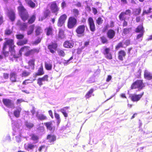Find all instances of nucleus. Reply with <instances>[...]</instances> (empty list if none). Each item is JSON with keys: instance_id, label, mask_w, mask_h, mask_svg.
I'll return each instance as SVG.
<instances>
[{"instance_id": "obj_64", "label": "nucleus", "mask_w": 152, "mask_h": 152, "mask_svg": "<svg viewBox=\"0 0 152 152\" xmlns=\"http://www.w3.org/2000/svg\"><path fill=\"white\" fill-rule=\"evenodd\" d=\"M37 130L40 132H43L45 130V128L43 126H40L37 128Z\"/></svg>"}, {"instance_id": "obj_59", "label": "nucleus", "mask_w": 152, "mask_h": 152, "mask_svg": "<svg viewBox=\"0 0 152 152\" xmlns=\"http://www.w3.org/2000/svg\"><path fill=\"white\" fill-rule=\"evenodd\" d=\"M110 49L109 48H106L104 50V51L103 52V54L105 56L107 54H108L110 52Z\"/></svg>"}, {"instance_id": "obj_21", "label": "nucleus", "mask_w": 152, "mask_h": 152, "mask_svg": "<svg viewBox=\"0 0 152 152\" xmlns=\"http://www.w3.org/2000/svg\"><path fill=\"white\" fill-rule=\"evenodd\" d=\"M10 80L12 83H15L17 82V74L15 72H10Z\"/></svg>"}, {"instance_id": "obj_32", "label": "nucleus", "mask_w": 152, "mask_h": 152, "mask_svg": "<svg viewBox=\"0 0 152 152\" xmlns=\"http://www.w3.org/2000/svg\"><path fill=\"white\" fill-rule=\"evenodd\" d=\"M34 27L35 24H34L29 26L28 29L27 31V34L28 35H30L33 33Z\"/></svg>"}, {"instance_id": "obj_47", "label": "nucleus", "mask_w": 152, "mask_h": 152, "mask_svg": "<svg viewBox=\"0 0 152 152\" xmlns=\"http://www.w3.org/2000/svg\"><path fill=\"white\" fill-rule=\"evenodd\" d=\"M25 125L27 128L29 129L32 128L34 126L33 124L27 121L25 122Z\"/></svg>"}, {"instance_id": "obj_55", "label": "nucleus", "mask_w": 152, "mask_h": 152, "mask_svg": "<svg viewBox=\"0 0 152 152\" xmlns=\"http://www.w3.org/2000/svg\"><path fill=\"white\" fill-rule=\"evenodd\" d=\"M141 70L139 69L138 70L135 75V77L137 78H140L141 77Z\"/></svg>"}, {"instance_id": "obj_12", "label": "nucleus", "mask_w": 152, "mask_h": 152, "mask_svg": "<svg viewBox=\"0 0 152 152\" xmlns=\"http://www.w3.org/2000/svg\"><path fill=\"white\" fill-rule=\"evenodd\" d=\"M53 121L46 122L44 123V124L46 126L47 130L51 132H54L55 129V126L53 124Z\"/></svg>"}, {"instance_id": "obj_18", "label": "nucleus", "mask_w": 152, "mask_h": 152, "mask_svg": "<svg viewBox=\"0 0 152 152\" xmlns=\"http://www.w3.org/2000/svg\"><path fill=\"white\" fill-rule=\"evenodd\" d=\"M36 116L37 120L39 121H44L47 119V117L46 116L43 114H39L38 112L36 113Z\"/></svg>"}, {"instance_id": "obj_40", "label": "nucleus", "mask_w": 152, "mask_h": 152, "mask_svg": "<svg viewBox=\"0 0 152 152\" xmlns=\"http://www.w3.org/2000/svg\"><path fill=\"white\" fill-rule=\"evenodd\" d=\"M52 65L51 64L45 62V67L48 70H51L52 69Z\"/></svg>"}, {"instance_id": "obj_26", "label": "nucleus", "mask_w": 152, "mask_h": 152, "mask_svg": "<svg viewBox=\"0 0 152 152\" xmlns=\"http://www.w3.org/2000/svg\"><path fill=\"white\" fill-rule=\"evenodd\" d=\"M44 71L43 66L42 65L38 69L37 72L35 74V77L37 76H41L44 75Z\"/></svg>"}, {"instance_id": "obj_34", "label": "nucleus", "mask_w": 152, "mask_h": 152, "mask_svg": "<svg viewBox=\"0 0 152 152\" xmlns=\"http://www.w3.org/2000/svg\"><path fill=\"white\" fill-rule=\"evenodd\" d=\"M135 32L137 33L140 32L144 33V28L142 25H138L135 30Z\"/></svg>"}, {"instance_id": "obj_53", "label": "nucleus", "mask_w": 152, "mask_h": 152, "mask_svg": "<svg viewBox=\"0 0 152 152\" xmlns=\"http://www.w3.org/2000/svg\"><path fill=\"white\" fill-rule=\"evenodd\" d=\"M152 9L151 7H150L148 11L145 10H143L142 14V15H144L145 14H148L151 12V10Z\"/></svg>"}, {"instance_id": "obj_15", "label": "nucleus", "mask_w": 152, "mask_h": 152, "mask_svg": "<svg viewBox=\"0 0 152 152\" xmlns=\"http://www.w3.org/2000/svg\"><path fill=\"white\" fill-rule=\"evenodd\" d=\"M46 139L48 140V142L51 144H54V142L56 140V136L54 134H49L47 135Z\"/></svg>"}, {"instance_id": "obj_63", "label": "nucleus", "mask_w": 152, "mask_h": 152, "mask_svg": "<svg viewBox=\"0 0 152 152\" xmlns=\"http://www.w3.org/2000/svg\"><path fill=\"white\" fill-rule=\"evenodd\" d=\"M84 48V47H83L80 48H78L77 50V53L78 54H80L82 51L83 49Z\"/></svg>"}, {"instance_id": "obj_25", "label": "nucleus", "mask_w": 152, "mask_h": 152, "mask_svg": "<svg viewBox=\"0 0 152 152\" xmlns=\"http://www.w3.org/2000/svg\"><path fill=\"white\" fill-rule=\"evenodd\" d=\"M17 25L19 26L20 30L22 31H24L27 29V24L26 23H21L20 21L18 23Z\"/></svg>"}, {"instance_id": "obj_37", "label": "nucleus", "mask_w": 152, "mask_h": 152, "mask_svg": "<svg viewBox=\"0 0 152 152\" xmlns=\"http://www.w3.org/2000/svg\"><path fill=\"white\" fill-rule=\"evenodd\" d=\"M51 12L50 10L48 8L45 9L43 12V16L45 18H47L50 16V15Z\"/></svg>"}, {"instance_id": "obj_11", "label": "nucleus", "mask_w": 152, "mask_h": 152, "mask_svg": "<svg viewBox=\"0 0 152 152\" xmlns=\"http://www.w3.org/2000/svg\"><path fill=\"white\" fill-rule=\"evenodd\" d=\"M67 16L66 14L61 15L59 18L57 22V26L58 27L63 26L66 19Z\"/></svg>"}, {"instance_id": "obj_56", "label": "nucleus", "mask_w": 152, "mask_h": 152, "mask_svg": "<svg viewBox=\"0 0 152 152\" xmlns=\"http://www.w3.org/2000/svg\"><path fill=\"white\" fill-rule=\"evenodd\" d=\"M42 40V38H40L39 37H38V38L36 39L35 41H34L33 43V45H37Z\"/></svg>"}, {"instance_id": "obj_51", "label": "nucleus", "mask_w": 152, "mask_h": 152, "mask_svg": "<svg viewBox=\"0 0 152 152\" xmlns=\"http://www.w3.org/2000/svg\"><path fill=\"white\" fill-rule=\"evenodd\" d=\"M54 116L55 118L57 120V123L59 124L61 122V120L60 119V117L59 115L56 112L54 113Z\"/></svg>"}, {"instance_id": "obj_48", "label": "nucleus", "mask_w": 152, "mask_h": 152, "mask_svg": "<svg viewBox=\"0 0 152 152\" xmlns=\"http://www.w3.org/2000/svg\"><path fill=\"white\" fill-rule=\"evenodd\" d=\"M64 31L62 29H59L58 37L59 38L61 39L64 35Z\"/></svg>"}, {"instance_id": "obj_36", "label": "nucleus", "mask_w": 152, "mask_h": 152, "mask_svg": "<svg viewBox=\"0 0 152 152\" xmlns=\"http://www.w3.org/2000/svg\"><path fill=\"white\" fill-rule=\"evenodd\" d=\"M35 59H33L29 60L28 62V66L30 68H31L32 69L34 68Z\"/></svg>"}, {"instance_id": "obj_39", "label": "nucleus", "mask_w": 152, "mask_h": 152, "mask_svg": "<svg viewBox=\"0 0 152 152\" xmlns=\"http://www.w3.org/2000/svg\"><path fill=\"white\" fill-rule=\"evenodd\" d=\"M42 31L41 28L40 26H37L36 27L35 33L36 36H39L42 33Z\"/></svg>"}, {"instance_id": "obj_9", "label": "nucleus", "mask_w": 152, "mask_h": 152, "mask_svg": "<svg viewBox=\"0 0 152 152\" xmlns=\"http://www.w3.org/2000/svg\"><path fill=\"white\" fill-rule=\"evenodd\" d=\"M88 22L90 30L91 32H94L96 30V28L93 18L91 17H89L88 19Z\"/></svg>"}, {"instance_id": "obj_43", "label": "nucleus", "mask_w": 152, "mask_h": 152, "mask_svg": "<svg viewBox=\"0 0 152 152\" xmlns=\"http://www.w3.org/2000/svg\"><path fill=\"white\" fill-rule=\"evenodd\" d=\"M100 39L101 42L103 44H107L108 42L107 39L106 37L104 36L101 37H100Z\"/></svg>"}, {"instance_id": "obj_20", "label": "nucleus", "mask_w": 152, "mask_h": 152, "mask_svg": "<svg viewBox=\"0 0 152 152\" xmlns=\"http://www.w3.org/2000/svg\"><path fill=\"white\" fill-rule=\"evenodd\" d=\"M115 32L113 29H109L107 33V37L110 39H113L115 35Z\"/></svg>"}, {"instance_id": "obj_54", "label": "nucleus", "mask_w": 152, "mask_h": 152, "mask_svg": "<svg viewBox=\"0 0 152 152\" xmlns=\"http://www.w3.org/2000/svg\"><path fill=\"white\" fill-rule=\"evenodd\" d=\"M58 55L60 56L64 57L65 55V53L63 50H60L58 51Z\"/></svg>"}, {"instance_id": "obj_23", "label": "nucleus", "mask_w": 152, "mask_h": 152, "mask_svg": "<svg viewBox=\"0 0 152 152\" xmlns=\"http://www.w3.org/2000/svg\"><path fill=\"white\" fill-rule=\"evenodd\" d=\"M144 76L145 79L148 80L152 79V73L147 70H145L144 71Z\"/></svg>"}, {"instance_id": "obj_6", "label": "nucleus", "mask_w": 152, "mask_h": 152, "mask_svg": "<svg viewBox=\"0 0 152 152\" xmlns=\"http://www.w3.org/2000/svg\"><path fill=\"white\" fill-rule=\"evenodd\" d=\"M144 94V92H142L140 94H133L129 96L131 100L133 102H137L139 101Z\"/></svg>"}, {"instance_id": "obj_19", "label": "nucleus", "mask_w": 152, "mask_h": 152, "mask_svg": "<svg viewBox=\"0 0 152 152\" xmlns=\"http://www.w3.org/2000/svg\"><path fill=\"white\" fill-rule=\"evenodd\" d=\"M8 15L12 21H14L15 19V13L14 11L12 9L8 10Z\"/></svg>"}, {"instance_id": "obj_50", "label": "nucleus", "mask_w": 152, "mask_h": 152, "mask_svg": "<svg viewBox=\"0 0 152 152\" xmlns=\"http://www.w3.org/2000/svg\"><path fill=\"white\" fill-rule=\"evenodd\" d=\"M12 33V30L10 29L7 28L5 30L4 34L6 35L9 36Z\"/></svg>"}, {"instance_id": "obj_58", "label": "nucleus", "mask_w": 152, "mask_h": 152, "mask_svg": "<svg viewBox=\"0 0 152 152\" xmlns=\"http://www.w3.org/2000/svg\"><path fill=\"white\" fill-rule=\"evenodd\" d=\"M32 55L33 54L31 49V50H29V49L27 50V52H26L24 54V55L26 56H28Z\"/></svg>"}, {"instance_id": "obj_13", "label": "nucleus", "mask_w": 152, "mask_h": 152, "mask_svg": "<svg viewBox=\"0 0 152 152\" xmlns=\"http://www.w3.org/2000/svg\"><path fill=\"white\" fill-rule=\"evenodd\" d=\"M49 76L48 75H45L43 77L38 78L37 79V83L39 86L43 85V82L44 81L48 82V81Z\"/></svg>"}, {"instance_id": "obj_29", "label": "nucleus", "mask_w": 152, "mask_h": 152, "mask_svg": "<svg viewBox=\"0 0 152 152\" xmlns=\"http://www.w3.org/2000/svg\"><path fill=\"white\" fill-rule=\"evenodd\" d=\"M36 19V14L34 13L28 18L27 23L29 24H32L34 23Z\"/></svg>"}, {"instance_id": "obj_16", "label": "nucleus", "mask_w": 152, "mask_h": 152, "mask_svg": "<svg viewBox=\"0 0 152 152\" xmlns=\"http://www.w3.org/2000/svg\"><path fill=\"white\" fill-rule=\"evenodd\" d=\"M74 45V43L72 41L66 40L63 43V46L65 48H72Z\"/></svg>"}, {"instance_id": "obj_46", "label": "nucleus", "mask_w": 152, "mask_h": 152, "mask_svg": "<svg viewBox=\"0 0 152 152\" xmlns=\"http://www.w3.org/2000/svg\"><path fill=\"white\" fill-rule=\"evenodd\" d=\"M96 24L99 26L101 25L102 24L103 22V20L102 19L101 17H99L96 20Z\"/></svg>"}, {"instance_id": "obj_17", "label": "nucleus", "mask_w": 152, "mask_h": 152, "mask_svg": "<svg viewBox=\"0 0 152 152\" xmlns=\"http://www.w3.org/2000/svg\"><path fill=\"white\" fill-rule=\"evenodd\" d=\"M118 58L119 60L121 61L124 60V58H125L126 55L125 51L124 50H120L118 52Z\"/></svg>"}, {"instance_id": "obj_22", "label": "nucleus", "mask_w": 152, "mask_h": 152, "mask_svg": "<svg viewBox=\"0 0 152 152\" xmlns=\"http://www.w3.org/2000/svg\"><path fill=\"white\" fill-rule=\"evenodd\" d=\"M46 35L47 36L52 35L53 34V29L51 26H49L45 29Z\"/></svg>"}, {"instance_id": "obj_24", "label": "nucleus", "mask_w": 152, "mask_h": 152, "mask_svg": "<svg viewBox=\"0 0 152 152\" xmlns=\"http://www.w3.org/2000/svg\"><path fill=\"white\" fill-rule=\"evenodd\" d=\"M36 146V145H34L33 143H29L27 145L26 144L24 145V148L25 150L29 151L30 150H33Z\"/></svg>"}, {"instance_id": "obj_30", "label": "nucleus", "mask_w": 152, "mask_h": 152, "mask_svg": "<svg viewBox=\"0 0 152 152\" xmlns=\"http://www.w3.org/2000/svg\"><path fill=\"white\" fill-rule=\"evenodd\" d=\"M30 80L29 79L25 80L23 82L22 85H19L18 86L20 89H24L26 87L25 85L31 83V82H28Z\"/></svg>"}, {"instance_id": "obj_35", "label": "nucleus", "mask_w": 152, "mask_h": 152, "mask_svg": "<svg viewBox=\"0 0 152 152\" xmlns=\"http://www.w3.org/2000/svg\"><path fill=\"white\" fill-rule=\"evenodd\" d=\"M26 3L31 8H33L36 6L35 4L31 0H24Z\"/></svg>"}, {"instance_id": "obj_27", "label": "nucleus", "mask_w": 152, "mask_h": 152, "mask_svg": "<svg viewBox=\"0 0 152 152\" xmlns=\"http://www.w3.org/2000/svg\"><path fill=\"white\" fill-rule=\"evenodd\" d=\"M31 74V72L29 70H24L22 71L20 74L22 77H28Z\"/></svg>"}, {"instance_id": "obj_60", "label": "nucleus", "mask_w": 152, "mask_h": 152, "mask_svg": "<svg viewBox=\"0 0 152 152\" xmlns=\"http://www.w3.org/2000/svg\"><path fill=\"white\" fill-rule=\"evenodd\" d=\"M60 111L64 115L65 117H67L68 116V114L66 112V110L64 109H61L60 110Z\"/></svg>"}, {"instance_id": "obj_1", "label": "nucleus", "mask_w": 152, "mask_h": 152, "mask_svg": "<svg viewBox=\"0 0 152 152\" xmlns=\"http://www.w3.org/2000/svg\"><path fill=\"white\" fill-rule=\"evenodd\" d=\"M4 39L5 41L3 44L2 52L4 57L8 56L9 52L15 58H18L20 57L22 55L19 52L18 54L15 53V46L14 45V39L7 38H5Z\"/></svg>"}, {"instance_id": "obj_10", "label": "nucleus", "mask_w": 152, "mask_h": 152, "mask_svg": "<svg viewBox=\"0 0 152 152\" xmlns=\"http://www.w3.org/2000/svg\"><path fill=\"white\" fill-rule=\"evenodd\" d=\"M2 102L4 104L8 107L12 108L14 107V102L10 99L4 98L3 99Z\"/></svg>"}, {"instance_id": "obj_42", "label": "nucleus", "mask_w": 152, "mask_h": 152, "mask_svg": "<svg viewBox=\"0 0 152 152\" xmlns=\"http://www.w3.org/2000/svg\"><path fill=\"white\" fill-rule=\"evenodd\" d=\"M29 47L24 46L22 47L20 50L19 52L22 55V53L23 52H27V50H29Z\"/></svg>"}, {"instance_id": "obj_8", "label": "nucleus", "mask_w": 152, "mask_h": 152, "mask_svg": "<svg viewBox=\"0 0 152 152\" xmlns=\"http://www.w3.org/2000/svg\"><path fill=\"white\" fill-rule=\"evenodd\" d=\"M131 13V10L129 9L126 10L125 12H122L119 14L118 18L119 20L121 21L126 20V17L125 15H130Z\"/></svg>"}, {"instance_id": "obj_45", "label": "nucleus", "mask_w": 152, "mask_h": 152, "mask_svg": "<svg viewBox=\"0 0 152 152\" xmlns=\"http://www.w3.org/2000/svg\"><path fill=\"white\" fill-rule=\"evenodd\" d=\"M131 28H125L123 29V33L124 34L126 35L129 34L131 31Z\"/></svg>"}, {"instance_id": "obj_62", "label": "nucleus", "mask_w": 152, "mask_h": 152, "mask_svg": "<svg viewBox=\"0 0 152 152\" xmlns=\"http://www.w3.org/2000/svg\"><path fill=\"white\" fill-rule=\"evenodd\" d=\"M105 57L107 59L109 60L112 59L113 58L112 55L110 53L108 54H107L105 56Z\"/></svg>"}, {"instance_id": "obj_5", "label": "nucleus", "mask_w": 152, "mask_h": 152, "mask_svg": "<svg viewBox=\"0 0 152 152\" xmlns=\"http://www.w3.org/2000/svg\"><path fill=\"white\" fill-rule=\"evenodd\" d=\"M77 19L74 16H72L69 17L67 23V26L69 28L72 29L74 28L77 25Z\"/></svg>"}, {"instance_id": "obj_3", "label": "nucleus", "mask_w": 152, "mask_h": 152, "mask_svg": "<svg viewBox=\"0 0 152 152\" xmlns=\"http://www.w3.org/2000/svg\"><path fill=\"white\" fill-rule=\"evenodd\" d=\"M145 87V83L142 79L137 80L131 84L130 88L131 90L137 89L140 91L143 89Z\"/></svg>"}, {"instance_id": "obj_2", "label": "nucleus", "mask_w": 152, "mask_h": 152, "mask_svg": "<svg viewBox=\"0 0 152 152\" xmlns=\"http://www.w3.org/2000/svg\"><path fill=\"white\" fill-rule=\"evenodd\" d=\"M17 9L21 19L24 22L26 21L28 19L29 15L26 10L21 3H20V5L18 7Z\"/></svg>"}, {"instance_id": "obj_33", "label": "nucleus", "mask_w": 152, "mask_h": 152, "mask_svg": "<svg viewBox=\"0 0 152 152\" xmlns=\"http://www.w3.org/2000/svg\"><path fill=\"white\" fill-rule=\"evenodd\" d=\"M28 40L27 39H25L23 40H20L18 41L16 44L18 46H22L27 43Z\"/></svg>"}, {"instance_id": "obj_57", "label": "nucleus", "mask_w": 152, "mask_h": 152, "mask_svg": "<svg viewBox=\"0 0 152 152\" xmlns=\"http://www.w3.org/2000/svg\"><path fill=\"white\" fill-rule=\"evenodd\" d=\"M39 48H34L32 49V51L33 53V54H37L38 53L39 51Z\"/></svg>"}, {"instance_id": "obj_52", "label": "nucleus", "mask_w": 152, "mask_h": 152, "mask_svg": "<svg viewBox=\"0 0 152 152\" xmlns=\"http://www.w3.org/2000/svg\"><path fill=\"white\" fill-rule=\"evenodd\" d=\"M15 36L16 39L18 40L23 39L24 37V35L21 34H17Z\"/></svg>"}, {"instance_id": "obj_7", "label": "nucleus", "mask_w": 152, "mask_h": 152, "mask_svg": "<svg viewBox=\"0 0 152 152\" xmlns=\"http://www.w3.org/2000/svg\"><path fill=\"white\" fill-rule=\"evenodd\" d=\"M49 4L50 5V8L52 12L56 13V15H57L59 8L57 5L56 1L52 2Z\"/></svg>"}, {"instance_id": "obj_49", "label": "nucleus", "mask_w": 152, "mask_h": 152, "mask_svg": "<svg viewBox=\"0 0 152 152\" xmlns=\"http://www.w3.org/2000/svg\"><path fill=\"white\" fill-rule=\"evenodd\" d=\"M141 12V9L140 7L136 9L134 11V15L135 16L139 15Z\"/></svg>"}, {"instance_id": "obj_14", "label": "nucleus", "mask_w": 152, "mask_h": 152, "mask_svg": "<svg viewBox=\"0 0 152 152\" xmlns=\"http://www.w3.org/2000/svg\"><path fill=\"white\" fill-rule=\"evenodd\" d=\"M57 47V43L53 42H52L51 44L49 45L48 46V48L50 52L52 53L55 52Z\"/></svg>"}, {"instance_id": "obj_44", "label": "nucleus", "mask_w": 152, "mask_h": 152, "mask_svg": "<svg viewBox=\"0 0 152 152\" xmlns=\"http://www.w3.org/2000/svg\"><path fill=\"white\" fill-rule=\"evenodd\" d=\"M72 12L75 18H77L80 14L79 11L77 9H73L72 10Z\"/></svg>"}, {"instance_id": "obj_38", "label": "nucleus", "mask_w": 152, "mask_h": 152, "mask_svg": "<svg viewBox=\"0 0 152 152\" xmlns=\"http://www.w3.org/2000/svg\"><path fill=\"white\" fill-rule=\"evenodd\" d=\"M94 91V89L93 88H91L86 93L85 97L86 99H88L91 96L92 94Z\"/></svg>"}, {"instance_id": "obj_61", "label": "nucleus", "mask_w": 152, "mask_h": 152, "mask_svg": "<svg viewBox=\"0 0 152 152\" xmlns=\"http://www.w3.org/2000/svg\"><path fill=\"white\" fill-rule=\"evenodd\" d=\"M144 35V33L141 32L139 34H138L137 35L136 39L138 40L141 38H142L143 37Z\"/></svg>"}, {"instance_id": "obj_28", "label": "nucleus", "mask_w": 152, "mask_h": 152, "mask_svg": "<svg viewBox=\"0 0 152 152\" xmlns=\"http://www.w3.org/2000/svg\"><path fill=\"white\" fill-rule=\"evenodd\" d=\"M29 136L31 137V140L35 142V143L38 142L39 137L36 134L34 133L31 134Z\"/></svg>"}, {"instance_id": "obj_31", "label": "nucleus", "mask_w": 152, "mask_h": 152, "mask_svg": "<svg viewBox=\"0 0 152 152\" xmlns=\"http://www.w3.org/2000/svg\"><path fill=\"white\" fill-rule=\"evenodd\" d=\"M22 110L21 108L20 107H18L16 110H15L13 112L14 115L17 118H19L20 116V114Z\"/></svg>"}, {"instance_id": "obj_41", "label": "nucleus", "mask_w": 152, "mask_h": 152, "mask_svg": "<svg viewBox=\"0 0 152 152\" xmlns=\"http://www.w3.org/2000/svg\"><path fill=\"white\" fill-rule=\"evenodd\" d=\"M124 48V46L123 42H121L118 43L115 47V49L116 50H118L120 48Z\"/></svg>"}, {"instance_id": "obj_4", "label": "nucleus", "mask_w": 152, "mask_h": 152, "mask_svg": "<svg viewBox=\"0 0 152 152\" xmlns=\"http://www.w3.org/2000/svg\"><path fill=\"white\" fill-rule=\"evenodd\" d=\"M86 26L84 24L78 26L75 30V32L77 37H79L83 36L84 33Z\"/></svg>"}]
</instances>
